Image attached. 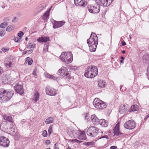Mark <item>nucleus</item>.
Wrapping results in <instances>:
<instances>
[{
    "label": "nucleus",
    "instance_id": "f257e3e1",
    "mask_svg": "<svg viewBox=\"0 0 149 149\" xmlns=\"http://www.w3.org/2000/svg\"><path fill=\"white\" fill-rule=\"evenodd\" d=\"M89 49L91 52L95 51L98 43V38L97 35L94 33H92L89 39L87 41Z\"/></svg>",
    "mask_w": 149,
    "mask_h": 149
},
{
    "label": "nucleus",
    "instance_id": "f03ea898",
    "mask_svg": "<svg viewBox=\"0 0 149 149\" xmlns=\"http://www.w3.org/2000/svg\"><path fill=\"white\" fill-rule=\"evenodd\" d=\"M14 93L13 91H7L3 88L0 89V102L2 103L8 101L12 97Z\"/></svg>",
    "mask_w": 149,
    "mask_h": 149
},
{
    "label": "nucleus",
    "instance_id": "7ed1b4c3",
    "mask_svg": "<svg viewBox=\"0 0 149 149\" xmlns=\"http://www.w3.org/2000/svg\"><path fill=\"white\" fill-rule=\"evenodd\" d=\"M98 74V70L95 66L91 65L88 67L85 70V76L88 78L95 77Z\"/></svg>",
    "mask_w": 149,
    "mask_h": 149
},
{
    "label": "nucleus",
    "instance_id": "20e7f679",
    "mask_svg": "<svg viewBox=\"0 0 149 149\" xmlns=\"http://www.w3.org/2000/svg\"><path fill=\"white\" fill-rule=\"evenodd\" d=\"M60 57L63 61L68 64L71 63L73 60L72 54L71 52H63Z\"/></svg>",
    "mask_w": 149,
    "mask_h": 149
},
{
    "label": "nucleus",
    "instance_id": "39448f33",
    "mask_svg": "<svg viewBox=\"0 0 149 149\" xmlns=\"http://www.w3.org/2000/svg\"><path fill=\"white\" fill-rule=\"evenodd\" d=\"M93 104L95 107L100 109L105 108L107 105L105 102L98 98H95L93 102Z\"/></svg>",
    "mask_w": 149,
    "mask_h": 149
},
{
    "label": "nucleus",
    "instance_id": "423d86ee",
    "mask_svg": "<svg viewBox=\"0 0 149 149\" xmlns=\"http://www.w3.org/2000/svg\"><path fill=\"white\" fill-rule=\"evenodd\" d=\"M87 9L88 11L91 13H97L100 11V6L97 4L88 5Z\"/></svg>",
    "mask_w": 149,
    "mask_h": 149
},
{
    "label": "nucleus",
    "instance_id": "0eeeda50",
    "mask_svg": "<svg viewBox=\"0 0 149 149\" xmlns=\"http://www.w3.org/2000/svg\"><path fill=\"white\" fill-rule=\"evenodd\" d=\"M98 132V128L92 126L88 128L87 130V134L90 136H96Z\"/></svg>",
    "mask_w": 149,
    "mask_h": 149
},
{
    "label": "nucleus",
    "instance_id": "6e6552de",
    "mask_svg": "<svg viewBox=\"0 0 149 149\" xmlns=\"http://www.w3.org/2000/svg\"><path fill=\"white\" fill-rule=\"evenodd\" d=\"M136 125L135 121L131 120L126 122L124 124V126L125 128L127 129L132 130L135 128Z\"/></svg>",
    "mask_w": 149,
    "mask_h": 149
},
{
    "label": "nucleus",
    "instance_id": "1a4fd4ad",
    "mask_svg": "<svg viewBox=\"0 0 149 149\" xmlns=\"http://www.w3.org/2000/svg\"><path fill=\"white\" fill-rule=\"evenodd\" d=\"M10 141L7 138L1 136L0 137V146L5 147H7L9 145Z\"/></svg>",
    "mask_w": 149,
    "mask_h": 149
},
{
    "label": "nucleus",
    "instance_id": "9d476101",
    "mask_svg": "<svg viewBox=\"0 0 149 149\" xmlns=\"http://www.w3.org/2000/svg\"><path fill=\"white\" fill-rule=\"evenodd\" d=\"M45 91L46 94L50 96H54L56 94V90L49 86H47Z\"/></svg>",
    "mask_w": 149,
    "mask_h": 149
},
{
    "label": "nucleus",
    "instance_id": "9b49d317",
    "mask_svg": "<svg viewBox=\"0 0 149 149\" xmlns=\"http://www.w3.org/2000/svg\"><path fill=\"white\" fill-rule=\"evenodd\" d=\"M74 3L77 6L85 7L87 4L86 0H74Z\"/></svg>",
    "mask_w": 149,
    "mask_h": 149
},
{
    "label": "nucleus",
    "instance_id": "f8f14e48",
    "mask_svg": "<svg viewBox=\"0 0 149 149\" xmlns=\"http://www.w3.org/2000/svg\"><path fill=\"white\" fill-rule=\"evenodd\" d=\"M14 88L15 91L17 93L20 95H22L23 93L24 90L22 85L17 84L15 86Z\"/></svg>",
    "mask_w": 149,
    "mask_h": 149
},
{
    "label": "nucleus",
    "instance_id": "ddd939ff",
    "mask_svg": "<svg viewBox=\"0 0 149 149\" xmlns=\"http://www.w3.org/2000/svg\"><path fill=\"white\" fill-rule=\"evenodd\" d=\"M50 38L49 37L42 36L39 37L37 40L39 42L42 43L46 42L49 41Z\"/></svg>",
    "mask_w": 149,
    "mask_h": 149
},
{
    "label": "nucleus",
    "instance_id": "4468645a",
    "mask_svg": "<svg viewBox=\"0 0 149 149\" xmlns=\"http://www.w3.org/2000/svg\"><path fill=\"white\" fill-rule=\"evenodd\" d=\"M55 22L53 24V28L54 29L59 28L63 25L65 22L63 21L56 22L55 20L54 21Z\"/></svg>",
    "mask_w": 149,
    "mask_h": 149
},
{
    "label": "nucleus",
    "instance_id": "2eb2a0df",
    "mask_svg": "<svg viewBox=\"0 0 149 149\" xmlns=\"http://www.w3.org/2000/svg\"><path fill=\"white\" fill-rule=\"evenodd\" d=\"M119 128L118 125H116L113 129V132L114 134V136H118L120 135L123 134L120 132L119 131Z\"/></svg>",
    "mask_w": 149,
    "mask_h": 149
},
{
    "label": "nucleus",
    "instance_id": "dca6fc26",
    "mask_svg": "<svg viewBox=\"0 0 149 149\" xmlns=\"http://www.w3.org/2000/svg\"><path fill=\"white\" fill-rule=\"evenodd\" d=\"M91 120L93 123L95 125L99 124L100 120L95 115L91 116Z\"/></svg>",
    "mask_w": 149,
    "mask_h": 149
},
{
    "label": "nucleus",
    "instance_id": "f3484780",
    "mask_svg": "<svg viewBox=\"0 0 149 149\" xmlns=\"http://www.w3.org/2000/svg\"><path fill=\"white\" fill-rule=\"evenodd\" d=\"M67 70V68H66L63 67L58 70L57 74L60 76H62L66 72Z\"/></svg>",
    "mask_w": 149,
    "mask_h": 149
},
{
    "label": "nucleus",
    "instance_id": "a211bd4d",
    "mask_svg": "<svg viewBox=\"0 0 149 149\" xmlns=\"http://www.w3.org/2000/svg\"><path fill=\"white\" fill-rule=\"evenodd\" d=\"M78 139L81 140H86V137L85 132L84 131H81L78 136Z\"/></svg>",
    "mask_w": 149,
    "mask_h": 149
},
{
    "label": "nucleus",
    "instance_id": "6ab92c4d",
    "mask_svg": "<svg viewBox=\"0 0 149 149\" xmlns=\"http://www.w3.org/2000/svg\"><path fill=\"white\" fill-rule=\"evenodd\" d=\"M106 83L103 80H100L98 81V86L100 88H102L105 87Z\"/></svg>",
    "mask_w": 149,
    "mask_h": 149
},
{
    "label": "nucleus",
    "instance_id": "aec40b11",
    "mask_svg": "<svg viewBox=\"0 0 149 149\" xmlns=\"http://www.w3.org/2000/svg\"><path fill=\"white\" fill-rule=\"evenodd\" d=\"M99 124L105 127L107 126L108 125V122L104 119H101L100 120Z\"/></svg>",
    "mask_w": 149,
    "mask_h": 149
},
{
    "label": "nucleus",
    "instance_id": "412c9836",
    "mask_svg": "<svg viewBox=\"0 0 149 149\" xmlns=\"http://www.w3.org/2000/svg\"><path fill=\"white\" fill-rule=\"evenodd\" d=\"M139 109V106L137 105H132L129 110V111H137Z\"/></svg>",
    "mask_w": 149,
    "mask_h": 149
},
{
    "label": "nucleus",
    "instance_id": "4be33fe9",
    "mask_svg": "<svg viewBox=\"0 0 149 149\" xmlns=\"http://www.w3.org/2000/svg\"><path fill=\"white\" fill-rule=\"evenodd\" d=\"M127 110V108H125V106L124 105L123 106L120 107L119 111L120 114H123L126 112Z\"/></svg>",
    "mask_w": 149,
    "mask_h": 149
},
{
    "label": "nucleus",
    "instance_id": "5701e85b",
    "mask_svg": "<svg viewBox=\"0 0 149 149\" xmlns=\"http://www.w3.org/2000/svg\"><path fill=\"white\" fill-rule=\"evenodd\" d=\"M49 13V11H47L42 16V19H44L45 22L47 21L48 19Z\"/></svg>",
    "mask_w": 149,
    "mask_h": 149
},
{
    "label": "nucleus",
    "instance_id": "b1692460",
    "mask_svg": "<svg viewBox=\"0 0 149 149\" xmlns=\"http://www.w3.org/2000/svg\"><path fill=\"white\" fill-rule=\"evenodd\" d=\"M39 99V94L37 91H36L34 95L33 100L37 102Z\"/></svg>",
    "mask_w": 149,
    "mask_h": 149
},
{
    "label": "nucleus",
    "instance_id": "393cba45",
    "mask_svg": "<svg viewBox=\"0 0 149 149\" xmlns=\"http://www.w3.org/2000/svg\"><path fill=\"white\" fill-rule=\"evenodd\" d=\"M111 3V0H103L102 6H108L110 5Z\"/></svg>",
    "mask_w": 149,
    "mask_h": 149
},
{
    "label": "nucleus",
    "instance_id": "a878e982",
    "mask_svg": "<svg viewBox=\"0 0 149 149\" xmlns=\"http://www.w3.org/2000/svg\"><path fill=\"white\" fill-rule=\"evenodd\" d=\"M62 77L63 78L65 79H70L71 78V75L70 73L67 71V70L66 72L63 75Z\"/></svg>",
    "mask_w": 149,
    "mask_h": 149
},
{
    "label": "nucleus",
    "instance_id": "bb28decb",
    "mask_svg": "<svg viewBox=\"0 0 149 149\" xmlns=\"http://www.w3.org/2000/svg\"><path fill=\"white\" fill-rule=\"evenodd\" d=\"M143 58L144 61L145 63L149 61V54H145L143 57ZM149 67V66L148 67V68Z\"/></svg>",
    "mask_w": 149,
    "mask_h": 149
},
{
    "label": "nucleus",
    "instance_id": "cd10ccee",
    "mask_svg": "<svg viewBox=\"0 0 149 149\" xmlns=\"http://www.w3.org/2000/svg\"><path fill=\"white\" fill-rule=\"evenodd\" d=\"M53 118L51 117H49L47 118L45 121V123L46 124H50L52 123L53 121Z\"/></svg>",
    "mask_w": 149,
    "mask_h": 149
},
{
    "label": "nucleus",
    "instance_id": "c85d7f7f",
    "mask_svg": "<svg viewBox=\"0 0 149 149\" xmlns=\"http://www.w3.org/2000/svg\"><path fill=\"white\" fill-rule=\"evenodd\" d=\"M3 118L5 120L9 121L10 123L12 122V117L10 116L5 115L3 116Z\"/></svg>",
    "mask_w": 149,
    "mask_h": 149
},
{
    "label": "nucleus",
    "instance_id": "c756f323",
    "mask_svg": "<svg viewBox=\"0 0 149 149\" xmlns=\"http://www.w3.org/2000/svg\"><path fill=\"white\" fill-rule=\"evenodd\" d=\"M10 131L12 132H14L15 131V125L13 123V122L11 123L10 124V128H9Z\"/></svg>",
    "mask_w": 149,
    "mask_h": 149
},
{
    "label": "nucleus",
    "instance_id": "7c9ffc66",
    "mask_svg": "<svg viewBox=\"0 0 149 149\" xmlns=\"http://www.w3.org/2000/svg\"><path fill=\"white\" fill-rule=\"evenodd\" d=\"M25 59V62H26V63H28L29 65H30L32 64L33 62V60L31 58H30L29 57H27Z\"/></svg>",
    "mask_w": 149,
    "mask_h": 149
},
{
    "label": "nucleus",
    "instance_id": "2f4dec72",
    "mask_svg": "<svg viewBox=\"0 0 149 149\" xmlns=\"http://www.w3.org/2000/svg\"><path fill=\"white\" fill-rule=\"evenodd\" d=\"M2 80L3 83L6 84L8 83V82L10 80L7 76H5L2 77Z\"/></svg>",
    "mask_w": 149,
    "mask_h": 149
},
{
    "label": "nucleus",
    "instance_id": "473e14b6",
    "mask_svg": "<svg viewBox=\"0 0 149 149\" xmlns=\"http://www.w3.org/2000/svg\"><path fill=\"white\" fill-rule=\"evenodd\" d=\"M36 47V45L33 43H30L28 44L27 47L29 49L31 48H34Z\"/></svg>",
    "mask_w": 149,
    "mask_h": 149
},
{
    "label": "nucleus",
    "instance_id": "72a5a7b5",
    "mask_svg": "<svg viewBox=\"0 0 149 149\" xmlns=\"http://www.w3.org/2000/svg\"><path fill=\"white\" fill-rule=\"evenodd\" d=\"M68 134L69 136L72 138L73 137L75 138L76 137V136L74 134V130L69 131L68 132Z\"/></svg>",
    "mask_w": 149,
    "mask_h": 149
},
{
    "label": "nucleus",
    "instance_id": "f704fd0d",
    "mask_svg": "<svg viewBox=\"0 0 149 149\" xmlns=\"http://www.w3.org/2000/svg\"><path fill=\"white\" fill-rule=\"evenodd\" d=\"M84 145L86 146H92L95 144V142H94V141L90 142H85L84 143Z\"/></svg>",
    "mask_w": 149,
    "mask_h": 149
},
{
    "label": "nucleus",
    "instance_id": "c9c22d12",
    "mask_svg": "<svg viewBox=\"0 0 149 149\" xmlns=\"http://www.w3.org/2000/svg\"><path fill=\"white\" fill-rule=\"evenodd\" d=\"M96 3L95 4H97L100 5L102 6L103 4V0H95Z\"/></svg>",
    "mask_w": 149,
    "mask_h": 149
},
{
    "label": "nucleus",
    "instance_id": "e433bc0d",
    "mask_svg": "<svg viewBox=\"0 0 149 149\" xmlns=\"http://www.w3.org/2000/svg\"><path fill=\"white\" fill-rule=\"evenodd\" d=\"M14 28L13 26L10 25L8 26L6 29V30L7 31H12Z\"/></svg>",
    "mask_w": 149,
    "mask_h": 149
},
{
    "label": "nucleus",
    "instance_id": "4c0bfd02",
    "mask_svg": "<svg viewBox=\"0 0 149 149\" xmlns=\"http://www.w3.org/2000/svg\"><path fill=\"white\" fill-rule=\"evenodd\" d=\"M8 63H6L5 64V67L7 68H10L13 65L12 62H10Z\"/></svg>",
    "mask_w": 149,
    "mask_h": 149
},
{
    "label": "nucleus",
    "instance_id": "58836bf2",
    "mask_svg": "<svg viewBox=\"0 0 149 149\" xmlns=\"http://www.w3.org/2000/svg\"><path fill=\"white\" fill-rule=\"evenodd\" d=\"M81 131H80V130H74V134L76 136V137H77V136L79 134V135Z\"/></svg>",
    "mask_w": 149,
    "mask_h": 149
},
{
    "label": "nucleus",
    "instance_id": "ea45409f",
    "mask_svg": "<svg viewBox=\"0 0 149 149\" xmlns=\"http://www.w3.org/2000/svg\"><path fill=\"white\" fill-rule=\"evenodd\" d=\"M7 24V22H4L2 23L0 25V27L1 28H5Z\"/></svg>",
    "mask_w": 149,
    "mask_h": 149
},
{
    "label": "nucleus",
    "instance_id": "a19ab883",
    "mask_svg": "<svg viewBox=\"0 0 149 149\" xmlns=\"http://www.w3.org/2000/svg\"><path fill=\"white\" fill-rule=\"evenodd\" d=\"M52 132V126H50L48 129V133L50 135Z\"/></svg>",
    "mask_w": 149,
    "mask_h": 149
},
{
    "label": "nucleus",
    "instance_id": "79ce46f5",
    "mask_svg": "<svg viewBox=\"0 0 149 149\" xmlns=\"http://www.w3.org/2000/svg\"><path fill=\"white\" fill-rule=\"evenodd\" d=\"M21 39L20 38H19L18 37H15L14 39V40L15 42H19L21 40Z\"/></svg>",
    "mask_w": 149,
    "mask_h": 149
},
{
    "label": "nucleus",
    "instance_id": "37998d69",
    "mask_svg": "<svg viewBox=\"0 0 149 149\" xmlns=\"http://www.w3.org/2000/svg\"><path fill=\"white\" fill-rule=\"evenodd\" d=\"M71 141L74 143H80L81 142V141H79L77 139H72L71 140Z\"/></svg>",
    "mask_w": 149,
    "mask_h": 149
},
{
    "label": "nucleus",
    "instance_id": "c03bdc74",
    "mask_svg": "<svg viewBox=\"0 0 149 149\" xmlns=\"http://www.w3.org/2000/svg\"><path fill=\"white\" fill-rule=\"evenodd\" d=\"M24 35L22 31H19V33H18V36L19 37V38H20L23 36Z\"/></svg>",
    "mask_w": 149,
    "mask_h": 149
},
{
    "label": "nucleus",
    "instance_id": "a18cd8bd",
    "mask_svg": "<svg viewBox=\"0 0 149 149\" xmlns=\"http://www.w3.org/2000/svg\"><path fill=\"white\" fill-rule=\"evenodd\" d=\"M70 69L71 70H75L77 69V67L76 66H71L70 67Z\"/></svg>",
    "mask_w": 149,
    "mask_h": 149
},
{
    "label": "nucleus",
    "instance_id": "49530a36",
    "mask_svg": "<svg viewBox=\"0 0 149 149\" xmlns=\"http://www.w3.org/2000/svg\"><path fill=\"white\" fill-rule=\"evenodd\" d=\"M51 78L53 80H56L58 82H59L58 78H57L56 77H55L53 75H52V77H51Z\"/></svg>",
    "mask_w": 149,
    "mask_h": 149
},
{
    "label": "nucleus",
    "instance_id": "de8ad7c7",
    "mask_svg": "<svg viewBox=\"0 0 149 149\" xmlns=\"http://www.w3.org/2000/svg\"><path fill=\"white\" fill-rule=\"evenodd\" d=\"M9 48H3L1 49L2 51L4 52H8L9 50Z\"/></svg>",
    "mask_w": 149,
    "mask_h": 149
},
{
    "label": "nucleus",
    "instance_id": "09e8293b",
    "mask_svg": "<svg viewBox=\"0 0 149 149\" xmlns=\"http://www.w3.org/2000/svg\"><path fill=\"white\" fill-rule=\"evenodd\" d=\"M37 70L36 69H35L33 71L32 74L33 75H34V76L36 77L37 76V74H36V71Z\"/></svg>",
    "mask_w": 149,
    "mask_h": 149
},
{
    "label": "nucleus",
    "instance_id": "8fccbe9b",
    "mask_svg": "<svg viewBox=\"0 0 149 149\" xmlns=\"http://www.w3.org/2000/svg\"><path fill=\"white\" fill-rule=\"evenodd\" d=\"M42 134L44 137H46L47 136V131L45 130L43 131L42 133Z\"/></svg>",
    "mask_w": 149,
    "mask_h": 149
},
{
    "label": "nucleus",
    "instance_id": "3c124183",
    "mask_svg": "<svg viewBox=\"0 0 149 149\" xmlns=\"http://www.w3.org/2000/svg\"><path fill=\"white\" fill-rule=\"evenodd\" d=\"M5 34L4 31L2 30H0V36H3Z\"/></svg>",
    "mask_w": 149,
    "mask_h": 149
},
{
    "label": "nucleus",
    "instance_id": "603ef678",
    "mask_svg": "<svg viewBox=\"0 0 149 149\" xmlns=\"http://www.w3.org/2000/svg\"><path fill=\"white\" fill-rule=\"evenodd\" d=\"M103 138H105L107 139L108 138V136L107 135H104L99 138L98 139H100Z\"/></svg>",
    "mask_w": 149,
    "mask_h": 149
},
{
    "label": "nucleus",
    "instance_id": "864d4df0",
    "mask_svg": "<svg viewBox=\"0 0 149 149\" xmlns=\"http://www.w3.org/2000/svg\"><path fill=\"white\" fill-rule=\"evenodd\" d=\"M120 90L121 91H125L126 89V88H125V87H123L122 88V86H120Z\"/></svg>",
    "mask_w": 149,
    "mask_h": 149
},
{
    "label": "nucleus",
    "instance_id": "5fc2aeb1",
    "mask_svg": "<svg viewBox=\"0 0 149 149\" xmlns=\"http://www.w3.org/2000/svg\"><path fill=\"white\" fill-rule=\"evenodd\" d=\"M59 144L56 143L54 145V148L55 149H59Z\"/></svg>",
    "mask_w": 149,
    "mask_h": 149
},
{
    "label": "nucleus",
    "instance_id": "6e6d98bb",
    "mask_svg": "<svg viewBox=\"0 0 149 149\" xmlns=\"http://www.w3.org/2000/svg\"><path fill=\"white\" fill-rule=\"evenodd\" d=\"M10 62H12L11 60H10L9 59H6L4 61V64L6 63H8Z\"/></svg>",
    "mask_w": 149,
    "mask_h": 149
},
{
    "label": "nucleus",
    "instance_id": "4d7b16f0",
    "mask_svg": "<svg viewBox=\"0 0 149 149\" xmlns=\"http://www.w3.org/2000/svg\"><path fill=\"white\" fill-rule=\"evenodd\" d=\"M45 77L46 78H51L52 77V75H50L48 74H45Z\"/></svg>",
    "mask_w": 149,
    "mask_h": 149
},
{
    "label": "nucleus",
    "instance_id": "13d9d810",
    "mask_svg": "<svg viewBox=\"0 0 149 149\" xmlns=\"http://www.w3.org/2000/svg\"><path fill=\"white\" fill-rule=\"evenodd\" d=\"M147 74L148 76V78L149 80V67L147 68Z\"/></svg>",
    "mask_w": 149,
    "mask_h": 149
},
{
    "label": "nucleus",
    "instance_id": "bf43d9fd",
    "mask_svg": "<svg viewBox=\"0 0 149 149\" xmlns=\"http://www.w3.org/2000/svg\"><path fill=\"white\" fill-rule=\"evenodd\" d=\"M17 21V19L16 17H14L12 19V22H15Z\"/></svg>",
    "mask_w": 149,
    "mask_h": 149
},
{
    "label": "nucleus",
    "instance_id": "052dcab7",
    "mask_svg": "<svg viewBox=\"0 0 149 149\" xmlns=\"http://www.w3.org/2000/svg\"><path fill=\"white\" fill-rule=\"evenodd\" d=\"M47 145H48L50 143V140H47L45 141Z\"/></svg>",
    "mask_w": 149,
    "mask_h": 149
},
{
    "label": "nucleus",
    "instance_id": "680f3d73",
    "mask_svg": "<svg viewBox=\"0 0 149 149\" xmlns=\"http://www.w3.org/2000/svg\"><path fill=\"white\" fill-rule=\"evenodd\" d=\"M117 147L116 146H112L110 147L111 149H116Z\"/></svg>",
    "mask_w": 149,
    "mask_h": 149
},
{
    "label": "nucleus",
    "instance_id": "e2e57ef3",
    "mask_svg": "<svg viewBox=\"0 0 149 149\" xmlns=\"http://www.w3.org/2000/svg\"><path fill=\"white\" fill-rule=\"evenodd\" d=\"M33 51V50L32 49H30L28 51V53L29 54H31V53Z\"/></svg>",
    "mask_w": 149,
    "mask_h": 149
},
{
    "label": "nucleus",
    "instance_id": "0e129e2a",
    "mask_svg": "<svg viewBox=\"0 0 149 149\" xmlns=\"http://www.w3.org/2000/svg\"><path fill=\"white\" fill-rule=\"evenodd\" d=\"M122 45L123 46H125L126 45V43L125 42L123 41L122 42Z\"/></svg>",
    "mask_w": 149,
    "mask_h": 149
},
{
    "label": "nucleus",
    "instance_id": "69168bd1",
    "mask_svg": "<svg viewBox=\"0 0 149 149\" xmlns=\"http://www.w3.org/2000/svg\"><path fill=\"white\" fill-rule=\"evenodd\" d=\"M3 71L2 68L0 66V75L1 74V72Z\"/></svg>",
    "mask_w": 149,
    "mask_h": 149
},
{
    "label": "nucleus",
    "instance_id": "338daca9",
    "mask_svg": "<svg viewBox=\"0 0 149 149\" xmlns=\"http://www.w3.org/2000/svg\"><path fill=\"white\" fill-rule=\"evenodd\" d=\"M125 52V50H123L122 51V53L123 54H124Z\"/></svg>",
    "mask_w": 149,
    "mask_h": 149
},
{
    "label": "nucleus",
    "instance_id": "774afa93",
    "mask_svg": "<svg viewBox=\"0 0 149 149\" xmlns=\"http://www.w3.org/2000/svg\"><path fill=\"white\" fill-rule=\"evenodd\" d=\"M27 52V51H25L23 53V54H25Z\"/></svg>",
    "mask_w": 149,
    "mask_h": 149
}]
</instances>
